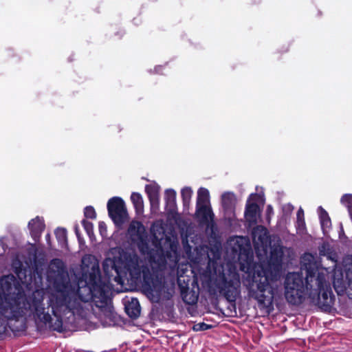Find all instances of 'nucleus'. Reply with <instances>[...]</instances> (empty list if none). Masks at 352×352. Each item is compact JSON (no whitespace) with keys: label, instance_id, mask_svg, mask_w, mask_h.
I'll list each match as a JSON object with an SVG mask.
<instances>
[{"label":"nucleus","instance_id":"nucleus-1","mask_svg":"<svg viewBox=\"0 0 352 352\" xmlns=\"http://www.w3.org/2000/svg\"><path fill=\"white\" fill-rule=\"evenodd\" d=\"M301 263L307 272L305 285L302 274H287L284 283L287 300L291 304L299 305L307 299L320 309L330 311L335 297L330 287L327 268L318 267L314 256L309 253L302 256Z\"/></svg>","mask_w":352,"mask_h":352},{"label":"nucleus","instance_id":"nucleus-2","mask_svg":"<svg viewBox=\"0 0 352 352\" xmlns=\"http://www.w3.org/2000/svg\"><path fill=\"white\" fill-rule=\"evenodd\" d=\"M254 248L259 256L270 254L266 269L263 267L253 274L252 283L249 285L250 295L259 303L265 305L272 302L277 294L280 285L281 262L283 254V248L277 240L273 246L269 242L267 230L263 226H257L252 231Z\"/></svg>","mask_w":352,"mask_h":352},{"label":"nucleus","instance_id":"nucleus-3","mask_svg":"<svg viewBox=\"0 0 352 352\" xmlns=\"http://www.w3.org/2000/svg\"><path fill=\"white\" fill-rule=\"evenodd\" d=\"M0 322L2 330L7 322L32 316L38 329L43 327L44 320V290L36 289L27 296L12 274L0 278Z\"/></svg>","mask_w":352,"mask_h":352},{"label":"nucleus","instance_id":"nucleus-4","mask_svg":"<svg viewBox=\"0 0 352 352\" xmlns=\"http://www.w3.org/2000/svg\"><path fill=\"white\" fill-rule=\"evenodd\" d=\"M113 254L119 255L113 259L107 258L103 264L104 270L109 273L108 267L111 266L118 276L121 277L129 274L131 279L138 280L142 276L144 285V289L148 295H159L163 288L162 270L165 266V260L160 256L156 262L151 256L148 263L140 260L133 253H127L118 248L112 250Z\"/></svg>","mask_w":352,"mask_h":352},{"label":"nucleus","instance_id":"nucleus-5","mask_svg":"<svg viewBox=\"0 0 352 352\" xmlns=\"http://www.w3.org/2000/svg\"><path fill=\"white\" fill-rule=\"evenodd\" d=\"M89 282V277H82L78 283L70 281L68 287L59 295L57 306H65L73 314H80L90 300L104 298L106 289L101 286L100 278L96 283Z\"/></svg>","mask_w":352,"mask_h":352},{"label":"nucleus","instance_id":"nucleus-6","mask_svg":"<svg viewBox=\"0 0 352 352\" xmlns=\"http://www.w3.org/2000/svg\"><path fill=\"white\" fill-rule=\"evenodd\" d=\"M47 280L52 283L56 291V300L63 289L68 287L70 282L64 263L59 258L53 259L48 265L46 272Z\"/></svg>","mask_w":352,"mask_h":352},{"label":"nucleus","instance_id":"nucleus-7","mask_svg":"<svg viewBox=\"0 0 352 352\" xmlns=\"http://www.w3.org/2000/svg\"><path fill=\"white\" fill-rule=\"evenodd\" d=\"M319 252L320 255L327 256V259L332 261L334 263L335 269L333 274L330 276L329 272H328L329 281H330L331 278L333 286L338 295L344 294L346 289V284L347 282V280H346V268L344 267V274L342 269L337 266L338 256L336 253L331 251L328 244H322V245L319 248ZM329 283L331 284V282H329Z\"/></svg>","mask_w":352,"mask_h":352},{"label":"nucleus","instance_id":"nucleus-8","mask_svg":"<svg viewBox=\"0 0 352 352\" xmlns=\"http://www.w3.org/2000/svg\"><path fill=\"white\" fill-rule=\"evenodd\" d=\"M217 286L227 298L234 297L240 286L239 274L234 269H230L228 273H223L217 280Z\"/></svg>","mask_w":352,"mask_h":352},{"label":"nucleus","instance_id":"nucleus-9","mask_svg":"<svg viewBox=\"0 0 352 352\" xmlns=\"http://www.w3.org/2000/svg\"><path fill=\"white\" fill-rule=\"evenodd\" d=\"M107 208L109 216L116 224L122 225L128 219L127 210L121 198L115 197L109 199Z\"/></svg>","mask_w":352,"mask_h":352},{"label":"nucleus","instance_id":"nucleus-10","mask_svg":"<svg viewBox=\"0 0 352 352\" xmlns=\"http://www.w3.org/2000/svg\"><path fill=\"white\" fill-rule=\"evenodd\" d=\"M81 270L82 277H89L91 283H96L100 278L98 262L92 255H85L82 257Z\"/></svg>","mask_w":352,"mask_h":352},{"label":"nucleus","instance_id":"nucleus-11","mask_svg":"<svg viewBox=\"0 0 352 352\" xmlns=\"http://www.w3.org/2000/svg\"><path fill=\"white\" fill-rule=\"evenodd\" d=\"M128 234L131 240L137 243L140 250L144 253L146 232L144 226L139 221H132L128 229Z\"/></svg>","mask_w":352,"mask_h":352},{"label":"nucleus","instance_id":"nucleus-12","mask_svg":"<svg viewBox=\"0 0 352 352\" xmlns=\"http://www.w3.org/2000/svg\"><path fill=\"white\" fill-rule=\"evenodd\" d=\"M257 197H258V195L252 194L247 201L245 218L250 226L256 224L260 219L261 210L258 206L252 202Z\"/></svg>","mask_w":352,"mask_h":352},{"label":"nucleus","instance_id":"nucleus-13","mask_svg":"<svg viewBox=\"0 0 352 352\" xmlns=\"http://www.w3.org/2000/svg\"><path fill=\"white\" fill-rule=\"evenodd\" d=\"M343 266L346 268V292L347 296L352 298V256H346L343 260Z\"/></svg>","mask_w":352,"mask_h":352},{"label":"nucleus","instance_id":"nucleus-14","mask_svg":"<svg viewBox=\"0 0 352 352\" xmlns=\"http://www.w3.org/2000/svg\"><path fill=\"white\" fill-rule=\"evenodd\" d=\"M195 215L201 223L208 224L213 221L214 214L210 206L197 208Z\"/></svg>","mask_w":352,"mask_h":352},{"label":"nucleus","instance_id":"nucleus-15","mask_svg":"<svg viewBox=\"0 0 352 352\" xmlns=\"http://www.w3.org/2000/svg\"><path fill=\"white\" fill-rule=\"evenodd\" d=\"M221 202L227 212H232L236 204V196L232 192H225L221 196Z\"/></svg>","mask_w":352,"mask_h":352},{"label":"nucleus","instance_id":"nucleus-16","mask_svg":"<svg viewBox=\"0 0 352 352\" xmlns=\"http://www.w3.org/2000/svg\"><path fill=\"white\" fill-rule=\"evenodd\" d=\"M125 310L131 318H138L140 314V305L138 300L135 298H132L125 305Z\"/></svg>","mask_w":352,"mask_h":352},{"label":"nucleus","instance_id":"nucleus-17","mask_svg":"<svg viewBox=\"0 0 352 352\" xmlns=\"http://www.w3.org/2000/svg\"><path fill=\"white\" fill-rule=\"evenodd\" d=\"M32 237L36 240L41 235L42 223L38 217L32 219L28 225Z\"/></svg>","mask_w":352,"mask_h":352},{"label":"nucleus","instance_id":"nucleus-18","mask_svg":"<svg viewBox=\"0 0 352 352\" xmlns=\"http://www.w3.org/2000/svg\"><path fill=\"white\" fill-rule=\"evenodd\" d=\"M208 206H210L209 192L207 189L201 188L197 192V208Z\"/></svg>","mask_w":352,"mask_h":352},{"label":"nucleus","instance_id":"nucleus-19","mask_svg":"<svg viewBox=\"0 0 352 352\" xmlns=\"http://www.w3.org/2000/svg\"><path fill=\"white\" fill-rule=\"evenodd\" d=\"M131 200L133 204L136 212L138 213H142L144 209V204L141 195L138 192H133L131 196Z\"/></svg>","mask_w":352,"mask_h":352},{"label":"nucleus","instance_id":"nucleus-20","mask_svg":"<svg viewBox=\"0 0 352 352\" xmlns=\"http://www.w3.org/2000/svg\"><path fill=\"white\" fill-rule=\"evenodd\" d=\"M146 192H147L151 203L153 204L155 202L157 201V194H158V188L157 187L152 185H147L146 186Z\"/></svg>","mask_w":352,"mask_h":352},{"label":"nucleus","instance_id":"nucleus-21","mask_svg":"<svg viewBox=\"0 0 352 352\" xmlns=\"http://www.w3.org/2000/svg\"><path fill=\"white\" fill-rule=\"evenodd\" d=\"M192 190L189 187H186L182 190V196L184 201V204L186 206H188L192 197Z\"/></svg>","mask_w":352,"mask_h":352},{"label":"nucleus","instance_id":"nucleus-22","mask_svg":"<svg viewBox=\"0 0 352 352\" xmlns=\"http://www.w3.org/2000/svg\"><path fill=\"white\" fill-rule=\"evenodd\" d=\"M320 210V218L321 221V225L322 227H329L331 225V220L328 216L327 212L321 207L319 208Z\"/></svg>","mask_w":352,"mask_h":352},{"label":"nucleus","instance_id":"nucleus-23","mask_svg":"<svg viewBox=\"0 0 352 352\" xmlns=\"http://www.w3.org/2000/svg\"><path fill=\"white\" fill-rule=\"evenodd\" d=\"M56 236L58 242L65 244L67 242V231L64 228H57L55 230Z\"/></svg>","mask_w":352,"mask_h":352},{"label":"nucleus","instance_id":"nucleus-24","mask_svg":"<svg viewBox=\"0 0 352 352\" xmlns=\"http://www.w3.org/2000/svg\"><path fill=\"white\" fill-rule=\"evenodd\" d=\"M151 232L156 241H160L163 239L164 232L160 226L153 225L151 228Z\"/></svg>","mask_w":352,"mask_h":352},{"label":"nucleus","instance_id":"nucleus-25","mask_svg":"<svg viewBox=\"0 0 352 352\" xmlns=\"http://www.w3.org/2000/svg\"><path fill=\"white\" fill-rule=\"evenodd\" d=\"M212 327L211 325L206 324L204 322L197 323L193 325V330L195 331H205Z\"/></svg>","mask_w":352,"mask_h":352},{"label":"nucleus","instance_id":"nucleus-26","mask_svg":"<svg viewBox=\"0 0 352 352\" xmlns=\"http://www.w3.org/2000/svg\"><path fill=\"white\" fill-rule=\"evenodd\" d=\"M341 202L349 209L352 208V195H345L341 199Z\"/></svg>","mask_w":352,"mask_h":352},{"label":"nucleus","instance_id":"nucleus-27","mask_svg":"<svg viewBox=\"0 0 352 352\" xmlns=\"http://www.w3.org/2000/svg\"><path fill=\"white\" fill-rule=\"evenodd\" d=\"M176 197V192L175 190L169 189L166 191V199L170 204H174Z\"/></svg>","mask_w":352,"mask_h":352},{"label":"nucleus","instance_id":"nucleus-28","mask_svg":"<svg viewBox=\"0 0 352 352\" xmlns=\"http://www.w3.org/2000/svg\"><path fill=\"white\" fill-rule=\"evenodd\" d=\"M85 215L86 217L89 219H94L96 217L95 210L92 207H87L85 209Z\"/></svg>","mask_w":352,"mask_h":352},{"label":"nucleus","instance_id":"nucleus-29","mask_svg":"<svg viewBox=\"0 0 352 352\" xmlns=\"http://www.w3.org/2000/svg\"><path fill=\"white\" fill-rule=\"evenodd\" d=\"M99 230L102 236H105L107 234V226L104 222L99 223Z\"/></svg>","mask_w":352,"mask_h":352},{"label":"nucleus","instance_id":"nucleus-30","mask_svg":"<svg viewBox=\"0 0 352 352\" xmlns=\"http://www.w3.org/2000/svg\"><path fill=\"white\" fill-rule=\"evenodd\" d=\"M303 217H304V212H303L302 209L300 208L297 212L298 221L299 222L303 221Z\"/></svg>","mask_w":352,"mask_h":352},{"label":"nucleus","instance_id":"nucleus-31","mask_svg":"<svg viewBox=\"0 0 352 352\" xmlns=\"http://www.w3.org/2000/svg\"><path fill=\"white\" fill-rule=\"evenodd\" d=\"M244 239L242 237H236L234 239H232L230 242L234 243H239L241 241H242Z\"/></svg>","mask_w":352,"mask_h":352},{"label":"nucleus","instance_id":"nucleus-32","mask_svg":"<svg viewBox=\"0 0 352 352\" xmlns=\"http://www.w3.org/2000/svg\"><path fill=\"white\" fill-rule=\"evenodd\" d=\"M186 300V301L187 302V303H188V304H193V303H195V302H196V300H197V298H196L195 296H193V298H192V299H191V298H190V300Z\"/></svg>","mask_w":352,"mask_h":352},{"label":"nucleus","instance_id":"nucleus-33","mask_svg":"<svg viewBox=\"0 0 352 352\" xmlns=\"http://www.w3.org/2000/svg\"><path fill=\"white\" fill-rule=\"evenodd\" d=\"M50 318V316H48V315L45 314V323H46L47 322H48V320H49V318Z\"/></svg>","mask_w":352,"mask_h":352},{"label":"nucleus","instance_id":"nucleus-34","mask_svg":"<svg viewBox=\"0 0 352 352\" xmlns=\"http://www.w3.org/2000/svg\"><path fill=\"white\" fill-rule=\"evenodd\" d=\"M272 208L271 206H267V212H272Z\"/></svg>","mask_w":352,"mask_h":352},{"label":"nucleus","instance_id":"nucleus-35","mask_svg":"<svg viewBox=\"0 0 352 352\" xmlns=\"http://www.w3.org/2000/svg\"><path fill=\"white\" fill-rule=\"evenodd\" d=\"M241 270H242L243 271H245V267H241Z\"/></svg>","mask_w":352,"mask_h":352}]
</instances>
